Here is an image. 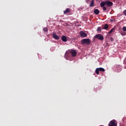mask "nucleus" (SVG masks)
<instances>
[{
  "mask_svg": "<svg viewBox=\"0 0 126 126\" xmlns=\"http://www.w3.org/2000/svg\"><path fill=\"white\" fill-rule=\"evenodd\" d=\"M82 44L83 45H89L91 42V40L89 38H85L81 40Z\"/></svg>",
  "mask_w": 126,
  "mask_h": 126,
  "instance_id": "1",
  "label": "nucleus"
},
{
  "mask_svg": "<svg viewBox=\"0 0 126 126\" xmlns=\"http://www.w3.org/2000/svg\"><path fill=\"white\" fill-rule=\"evenodd\" d=\"M94 37L100 41H103V40H104V36L100 34H97L95 35Z\"/></svg>",
  "mask_w": 126,
  "mask_h": 126,
  "instance_id": "2",
  "label": "nucleus"
},
{
  "mask_svg": "<svg viewBox=\"0 0 126 126\" xmlns=\"http://www.w3.org/2000/svg\"><path fill=\"white\" fill-rule=\"evenodd\" d=\"M99 71H105V69H104L102 67H99V68H97L95 69V73H96V74L98 75L99 74Z\"/></svg>",
  "mask_w": 126,
  "mask_h": 126,
  "instance_id": "3",
  "label": "nucleus"
},
{
  "mask_svg": "<svg viewBox=\"0 0 126 126\" xmlns=\"http://www.w3.org/2000/svg\"><path fill=\"white\" fill-rule=\"evenodd\" d=\"M118 122L116 120H112L111 121V126H117Z\"/></svg>",
  "mask_w": 126,
  "mask_h": 126,
  "instance_id": "4",
  "label": "nucleus"
},
{
  "mask_svg": "<svg viewBox=\"0 0 126 126\" xmlns=\"http://www.w3.org/2000/svg\"><path fill=\"white\" fill-rule=\"evenodd\" d=\"M70 53L71 54L72 57H76V54H77L76 50H71L70 51Z\"/></svg>",
  "mask_w": 126,
  "mask_h": 126,
  "instance_id": "5",
  "label": "nucleus"
},
{
  "mask_svg": "<svg viewBox=\"0 0 126 126\" xmlns=\"http://www.w3.org/2000/svg\"><path fill=\"white\" fill-rule=\"evenodd\" d=\"M79 34L81 36V37H83V38H85V37H87V33L82 31L80 32Z\"/></svg>",
  "mask_w": 126,
  "mask_h": 126,
  "instance_id": "6",
  "label": "nucleus"
},
{
  "mask_svg": "<svg viewBox=\"0 0 126 126\" xmlns=\"http://www.w3.org/2000/svg\"><path fill=\"white\" fill-rule=\"evenodd\" d=\"M53 38L55 39V40H59L60 39V37L57 35L56 33H54L52 34Z\"/></svg>",
  "mask_w": 126,
  "mask_h": 126,
  "instance_id": "7",
  "label": "nucleus"
},
{
  "mask_svg": "<svg viewBox=\"0 0 126 126\" xmlns=\"http://www.w3.org/2000/svg\"><path fill=\"white\" fill-rule=\"evenodd\" d=\"M95 6V3H94V0H92L90 4V7H94Z\"/></svg>",
  "mask_w": 126,
  "mask_h": 126,
  "instance_id": "8",
  "label": "nucleus"
},
{
  "mask_svg": "<svg viewBox=\"0 0 126 126\" xmlns=\"http://www.w3.org/2000/svg\"><path fill=\"white\" fill-rule=\"evenodd\" d=\"M62 40L63 42H66L67 41V39L66 38V36L64 35H63L62 37Z\"/></svg>",
  "mask_w": 126,
  "mask_h": 126,
  "instance_id": "9",
  "label": "nucleus"
},
{
  "mask_svg": "<svg viewBox=\"0 0 126 126\" xmlns=\"http://www.w3.org/2000/svg\"><path fill=\"white\" fill-rule=\"evenodd\" d=\"M94 14H96V15H98L100 13V11H99V9H95L94 10Z\"/></svg>",
  "mask_w": 126,
  "mask_h": 126,
  "instance_id": "10",
  "label": "nucleus"
},
{
  "mask_svg": "<svg viewBox=\"0 0 126 126\" xmlns=\"http://www.w3.org/2000/svg\"><path fill=\"white\" fill-rule=\"evenodd\" d=\"M108 28H109V25H108V24H105V25L102 26L101 29L107 30V29H108Z\"/></svg>",
  "mask_w": 126,
  "mask_h": 126,
  "instance_id": "11",
  "label": "nucleus"
},
{
  "mask_svg": "<svg viewBox=\"0 0 126 126\" xmlns=\"http://www.w3.org/2000/svg\"><path fill=\"white\" fill-rule=\"evenodd\" d=\"M105 5H106V1H102L100 3L101 7H105Z\"/></svg>",
  "mask_w": 126,
  "mask_h": 126,
  "instance_id": "12",
  "label": "nucleus"
},
{
  "mask_svg": "<svg viewBox=\"0 0 126 126\" xmlns=\"http://www.w3.org/2000/svg\"><path fill=\"white\" fill-rule=\"evenodd\" d=\"M105 4H106L107 6H108V7L111 6V1L108 0L105 1Z\"/></svg>",
  "mask_w": 126,
  "mask_h": 126,
  "instance_id": "13",
  "label": "nucleus"
},
{
  "mask_svg": "<svg viewBox=\"0 0 126 126\" xmlns=\"http://www.w3.org/2000/svg\"><path fill=\"white\" fill-rule=\"evenodd\" d=\"M70 11V9L66 8L65 10L63 11L64 14H66V13H68Z\"/></svg>",
  "mask_w": 126,
  "mask_h": 126,
  "instance_id": "14",
  "label": "nucleus"
},
{
  "mask_svg": "<svg viewBox=\"0 0 126 126\" xmlns=\"http://www.w3.org/2000/svg\"><path fill=\"white\" fill-rule=\"evenodd\" d=\"M101 27H98L97 29V32H101Z\"/></svg>",
  "mask_w": 126,
  "mask_h": 126,
  "instance_id": "15",
  "label": "nucleus"
},
{
  "mask_svg": "<svg viewBox=\"0 0 126 126\" xmlns=\"http://www.w3.org/2000/svg\"><path fill=\"white\" fill-rule=\"evenodd\" d=\"M43 30L44 32H48V29L47 28H44Z\"/></svg>",
  "mask_w": 126,
  "mask_h": 126,
  "instance_id": "16",
  "label": "nucleus"
},
{
  "mask_svg": "<svg viewBox=\"0 0 126 126\" xmlns=\"http://www.w3.org/2000/svg\"><path fill=\"white\" fill-rule=\"evenodd\" d=\"M123 14L124 15H125V16H126V10H125L124 11H123Z\"/></svg>",
  "mask_w": 126,
  "mask_h": 126,
  "instance_id": "17",
  "label": "nucleus"
},
{
  "mask_svg": "<svg viewBox=\"0 0 126 126\" xmlns=\"http://www.w3.org/2000/svg\"><path fill=\"white\" fill-rule=\"evenodd\" d=\"M123 31L126 32V27H123Z\"/></svg>",
  "mask_w": 126,
  "mask_h": 126,
  "instance_id": "18",
  "label": "nucleus"
},
{
  "mask_svg": "<svg viewBox=\"0 0 126 126\" xmlns=\"http://www.w3.org/2000/svg\"><path fill=\"white\" fill-rule=\"evenodd\" d=\"M113 21H115V18H111V22H113Z\"/></svg>",
  "mask_w": 126,
  "mask_h": 126,
  "instance_id": "19",
  "label": "nucleus"
},
{
  "mask_svg": "<svg viewBox=\"0 0 126 126\" xmlns=\"http://www.w3.org/2000/svg\"><path fill=\"white\" fill-rule=\"evenodd\" d=\"M102 7L103 10H107V8H106V7Z\"/></svg>",
  "mask_w": 126,
  "mask_h": 126,
  "instance_id": "20",
  "label": "nucleus"
},
{
  "mask_svg": "<svg viewBox=\"0 0 126 126\" xmlns=\"http://www.w3.org/2000/svg\"><path fill=\"white\" fill-rule=\"evenodd\" d=\"M114 30H115V28H113L111 30V33H112V32H113V31H114Z\"/></svg>",
  "mask_w": 126,
  "mask_h": 126,
  "instance_id": "21",
  "label": "nucleus"
},
{
  "mask_svg": "<svg viewBox=\"0 0 126 126\" xmlns=\"http://www.w3.org/2000/svg\"><path fill=\"white\" fill-rule=\"evenodd\" d=\"M108 126H111V122H109Z\"/></svg>",
  "mask_w": 126,
  "mask_h": 126,
  "instance_id": "22",
  "label": "nucleus"
},
{
  "mask_svg": "<svg viewBox=\"0 0 126 126\" xmlns=\"http://www.w3.org/2000/svg\"><path fill=\"white\" fill-rule=\"evenodd\" d=\"M111 41H114V38H111Z\"/></svg>",
  "mask_w": 126,
  "mask_h": 126,
  "instance_id": "23",
  "label": "nucleus"
},
{
  "mask_svg": "<svg viewBox=\"0 0 126 126\" xmlns=\"http://www.w3.org/2000/svg\"><path fill=\"white\" fill-rule=\"evenodd\" d=\"M111 5H113V2H111Z\"/></svg>",
  "mask_w": 126,
  "mask_h": 126,
  "instance_id": "24",
  "label": "nucleus"
},
{
  "mask_svg": "<svg viewBox=\"0 0 126 126\" xmlns=\"http://www.w3.org/2000/svg\"><path fill=\"white\" fill-rule=\"evenodd\" d=\"M109 34H110L111 33V31H110L109 32H108Z\"/></svg>",
  "mask_w": 126,
  "mask_h": 126,
  "instance_id": "25",
  "label": "nucleus"
}]
</instances>
